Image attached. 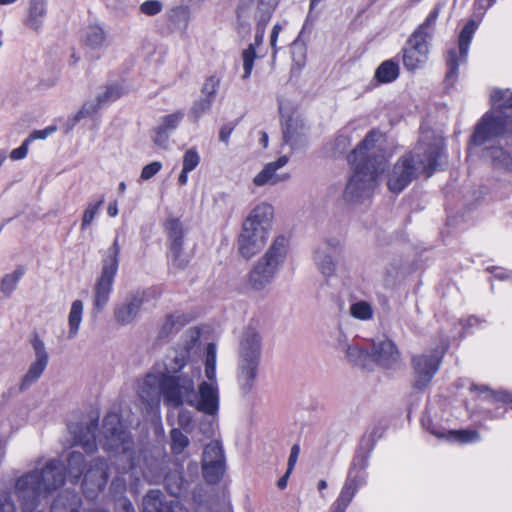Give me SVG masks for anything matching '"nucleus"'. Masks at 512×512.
I'll return each mask as SVG.
<instances>
[{
  "instance_id": "nucleus-1",
  "label": "nucleus",
  "mask_w": 512,
  "mask_h": 512,
  "mask_svg": "<svg viewBox=\"0 0 512 512\" xmlns=\"http://www.w3.org/2000/svg\"><path fill=\"white\" fill-rule=\"evenodd\" d=\"M383 138L379 130L372 129L348 155L353 173L344 190L347 202H359L371 195L377 179L386 169L387 159L384 150L378 146Z\"/></svg>"
},
{
  "instance_id": "nucleus-2",
  "label": "nucleus",
  "mask_w": 512,
  "mask_h": 512,
  "mask_svg": "<svg viewBox=\"0 0 512 512\" xmlns=\"http://www.w3.org/2000/svg\"><path fill=\"white\" fill-rule=\"evenodd\" d=\"M65 483V468L59 459H51L42 468L32 469L18 478L13 493L21 512H42L39 507Z\"/></svg>"
},
{
  "instance_id": "nucleus-3",
  "label": "nucleus",
  "mask_w": 512,
  "mask_h": 512,
  "mask_svg": "<svg viewBox=\"0 0 512 512\" xmlns=\"http://www.w3.org/2000/svg\"><path fill=\"white\" fill-rule=\"evenodd\" d=\"M195 382L188 374L148 373L138 387L140 399L149 407L165 405L181 408L191 403Z\"/></svg>"
},
{
  "instance_id": "nucleus-4",
  "label": "nucleus",
  "mask_w": 512,
  "mask_h": 512,
  "mask_svg": "<svg viewBox=\"0 0 512 512\" xmlns=\"http://www.w3.org/2000/svg\"><path fill=\"white\" fill-rule=\"evenodd\" d=\"M443 149L440 142H420L413 152L402 156L388 174V189L398 194L402 192L420 173L430 177L438 166Z\"/></svg>"
},
{
  "instance_id": "nucleus-5",
  "label": "nucleus",
  "mask_w": 512,
  "mask_h": 512,
  "mask_svg": "<svg viewBox=\"0 0 512 512\" xmlns=\"http://www.w3.org/2000/svg\"><path fill=\"white\" fill-rule=\"evenodd\" d=\"M274 208L262 202L256 205L244 219L237 238L238 253L249 260L266 245L272 229Z\"/></svg>"
},
{
  "instance_id": "nucleus-6",
  "label": "nucleus",
  "mask_w": 512,
  "mask_h": 512,
  "mask_svg": "<svg viewBox=\"0 0 512 512\" xmlns=\"http://www.w3.org/2000/svg\"><path fill=\"white\" fill-rule=\"evenodd\" d=\"M498 101H503L499 110L485 113L477 123L470 142L482 146L506 133L512 134V92L497 91Z\"/></svg>"
},
{
  "instance_id": "nucleus-7",
  "label": "nucleus",
  "mask_w": 512,
  "mask_h": 512,
  "mask_svg": "<svg viewBox=\"0 0 512 512\" xmlns=\"http://www.w3.org/2000/svg\"><path fill=\"white\" fill-rule=\"evenodd\" d=\"M261 356V338L256 328L246 327L239 340L237 381L241 391L247 394L253 387Z\"/></svg>"
},
{
  "instance_id": "nucleus-8",
  "label": "nucleus",
  "mask_w": 512,
  "mask_h": 512,
  "mask_svg": "<svg viewBox=\"0 0 512 512\" xmlns=\"http://www.w3.org/2000/svg\"><path fill=\"white\" fill-rule=\"evenodd\" d=\"M287 252L288 238L284 235L275 237L248 273L249 287L254 291H261L270 285L284 264Z\"/></svg>"
},
{
  "instance_id": "nucleus-9",
  "label": "nucleus",
  "mask_w": 512,
  "mask_h": 512,
  "mask_svg": "<svg viewBox=\"0 0 512 512\" xmlns=\"http://www.w3.org/2000/svg\"><path fill=\"white\" fill-rule=\"evenodd\" d=\"M439 11L434 8L407 39L402 48V63L406 70L421 69L429 58V41L433 37Z\"/></svg>"
},
{
  "instance_id": "nucleus-10",
  "label": "nucleus",
  "mask_w": 512,
  "mask_h": 512,
  "mask_svg": "<svg viewBox=\"0 0 512 512\" xmlns=\"http://www.w3.org/2000/svg\"><path fill=\"white\" fill-rule=\"evenodd\" d=\"M99 443L107 453L113 456H125L129 462V469L135 468L134 441L123 427L118 413L109 412L104 417Z\"/></svg>"
},
{
  "instance_id": "nucleus-11",
  "label": "nucleus",
  "mask_w": 512,
  "mask_h": 512,
  "mask_svg": "<svg viewBox=\"0 0 512 512\" xmlns=\"http://www.w3.org/2000/svg\"><path fill=\"white\" fill-rule=\"evenodd\" d=\"M120 250L118 237H116L102 259L101 273L97 277L93 289V308L97 313L102 312L110 300L114 279L119 268Z\"/></svg>"
},
{
  "instance_id": "nucleus-12",
  "label": "nucleus",
  "mask_w": 512,
  "mask_h": 512,
  "mask_svg": "<svg viewBox=\"0 0 512 512\" xmlns=\"http://www.w3.org/2000/svg\"><path fill=\"white\" fill-rule=\"evenodd\" d=\"M445 352L446 347H436L431 351H426L412 357V387L415 390L423 391L431 384L432 379L439 370Z\"/></svg>"
},
{
  "instance_id": "nucleus-13",
  "label": "nucleus",
  "mask_w": 512,
  "mask_h": 512,
  "mask_svg": "<svg viewBox=\"0 0 512 512\" xmlns=\"http://www.w3.org/2000/svg\"><path fill=\"white\" fill-rule=\"evenodd\" d=\"M343 253V241L335 236L327 237L315 247L313 261L318 271L329 278L335 275Z\"/></svg>"
},
{
  "instance_id": "nucleus-14",
  "label": "nucleus",
  "mask_w": 512,
  "mask_h": 512,
  "mask_svg": "<svg viewBox=\"0 0 512 512\" xmlns=\"http://www.w3.org/2000/svg\"><path fill=\"white\" fill-rule=\"evenodd\" d=\"M279 0H238L235 13L238 28H248L255 23H269Z\"/></svg>"
},
{
  "instance_id": "nucleus-15",
  "label": "nucleus",
  "mask_w": 512,
  "mask_h": 512,
  "mask_svg": "<svg viewBox=\"0 0 512 512\" xmlns=\"http://www.w3.org/2000/svg\"><path fill=\"white\" fill-rule=\"evenodd\" d=\"M476 28L477 24L474 20L468 21L459 35V49L451 48L447 52L446 64L448 71L445 81L450 85H453L457 79L459 65L467 60L470 43Z\"/></svg>"
},
{
  "instance_id": "nucleus-16",
  "label": "nucleus",
  "mask_w": 512,
  "mask_h": 512,
  "mask_svg": "<svg viewBox=\"0 0 512 512\" xmlns=\"http://www.w3.org/2000/svg\"><path fill=\"white\" fill-rule=\"evenodd\" d=\"M220 395L217 380L202 381L197 390H193V398L189 406L206 416L215 417L219 411Z\"/></svg>"
},
{
  "instance_id": "nucleus-17",
  "label": "nucleus",
  "mask_w": 512,
  "mask_h": 512,
  "mask_svg": "<svg viewBox=\"0 0 512 512\" xmlns=\"http://www.w3.org/2000/svg\"><path fill=\"white\" fill-rule=\"evenodd\" d=\"M164 230L168 237L169 257L172 265L184 269L189 260L183 254L184 237L186 231L179 218L169 217L164 223Z\"/></svg>"
},
{
  "instance_id": "nucleus-18",
  "label": "nucleus",
  "mask_w": 512,
  "mask_h": 512,
  "mask_svg": "<svg viewBox=\"0 0 512 512\" xmlns=\"http://www.w3.org/2000/svg\"><path fill=\"white\" fill-rule=\"evenodd\" d=\"M108 462L100 457L93 459L83 475L82 488L88 499H95L108 482Z\"/></svg>"
},
{
  "instance_id": "nucleus-19",
  "label": "nucleus",
  "mask_w": 512,
  "mask_h": 512,
  "mask_svg": "<svg viewBox=\"0 0 512 512\" xmlns=\"http://www.w3.org/2000/svg\"><path fill=\"white\" fill-rule=\"evenodd\" d=\"M189 336V342L178 349H171L165 357L164 369L159 373H167L170 375H178V373L185 367L190 357V349L198 342L201 331L199 328H191L186 332Z\"/></svg>"
},
{
  "instance_id": "nucleus-20",
  "label": "nucleus",
  "mask_w": 512,
  "mask_h": 512,
  "mask_svg": "<svg viewBox=\"0 0 512 512\" xmlns=\"http://www.w3.org/2000/svg\"><path fill=\"white\" fill-rule=\"evenodd\" d=\"M146 292L136 290L128 293L122 302L113 309L114 320L121 326H127L135 321L145 302Z\"/></svg>"
},
{
  "instance_id": "nucleus-21",
  "label": "nucleus",
  "mask_w": 512,
  "mask_h": 512,
  "mask_svg": "<svg viewBox=\"0 0 512 512\" xmlns=\"http://www.w3.org/2000/svg\"><path fill=\"white\" fill-rule=\"evenodd\" d=\"M32 346L35 353V360L32 362L28 371L22 378L20 384V390L22 391L27 389L41 377L49 361L45 344L37 335H35L32 340Z\"/></svg>"
},
{
  "instance_id": "nucleus-22",
  "label": "nucleus",
  "mask_w": 512,
  "mask_h": 512,
  "mask_svg": "<svg viewBox=\"0 0 512 512\" xmlns=\"http://www.w3.org/2000/svg\"><path fill=\"white\" fill-rule=\"evenodd\" d=\"M289 161L287 155L280 156L277 160L265 164L263 169L253 178V184L257 187L275 186L286 182L291 175L288 172H279Z\"/></svg>"
},
{
  "instance_id": "nucleus-23",
  "label": "nucleus",
  "mask_w": 512,
  "mask_h": 512,
  "mask_svg": "<svg viewBox=\"0 0 512 512\" xmlns=\"http://www.w3.org/2000/svg\"><path fill=\"white\" fill-rule=\"evenodd\" d=\"M120 89L117 85H109L98 92L96 97L84 102L81 109L75 114L74 122L95 114L100 109L108 106L120 97Z\"/></svg>"
},
{
  "instance_id": "nucleus-24",
  "label": "nucleus",
  "mask_w": 512,
  "mask_h": 512,
  "mask_svg": "<svg viewBox=\"0 0 512 512\" xmlns=\"http://www.w3.org/2000/svg\"><path fill=\"white\" fill-rule=\"evenodd\" d=\"M370 352L373 367L378 365L385 369H395L400 363V354L390 339L374 341Z\"/></svg>"
},
{
  "instance_id": "nucleus-25",
  "label": "nucleus",
  "mask_w": 512,
  "mask_h": 512,
  "mask_svg": "<svg viewBox=\"0 0 512 512\" xmlns=\"http://www.w3.org/2000/svg\"><path fill=\"white\" fill-rule=\"evenodd\" d=\"M98 429V417L91 419L87 424H73L69 426L73 436V445L81 446L87 454L97 451L96 431Z\"/></svg>"
},
{
  "instance_id": "nucleus-26",
  "label": "nucleus",
  "mask_w": 512,
  "mask_h": 512,
  "mask_svg": "<svg viewBox=\"0 0 512 512\" xmlns=\"http://www.w3.org/2000/svg\"><path fill=\"white\" fill-rule=\"evenodd\" d=\"M307 128L303 120L298 117H288L283 126V140L292 150H297L306 145Z\"/></svg>"
},
{
  "instance_id": "nucleus-27",
  "label": "nucleus",
  "mask_w": 512,
  "mask_h": 512,
  "mask_svg": "<svg viewBox=\"0 0 512 512\" xmlns=\"http://www.w3.org/2000/svg\"><path fill=\"white\" fill-rule=\"evenodd\" d=\"M48 14V0H28L27 14L23 24L36 33H40Z\"/></svg>"
},
{
  "instance_id": "nucleus-28",
  "label": "nucleus",
  "mask_w": 512,
  "mask_h": 512,
  "mask_svg": "<svg viewBox=\"0 0 512 512\" xmlns=\"http://www.w3.org/2000/svg\"><path fill=\"white\" fill-rule=\"evenodd\" d=\"M268 23H256V31L254 36V42L250 43L246 49L242 52L243 60V79H248L252 73L254 67V61L257 58L256 47L262 45L265 36V30Z\"/></svg>"
},
{
  "instance_id": "nucleus-29",
  "label": "nucleus",
  "mask_w": 512,
  "mask_h": 512,
  "mask_svg": "<svg viewBox=\"0 0 512 512\" xmlns=\"http://www.w3.org/2000/svg\"><path fill=\"white\" fill-rule=\"evenodd\" d=\"M82 42L90 50L104 49L109 46L108 33L100 24H90L83 30Z\"/></svg>"
},
{
  "instance_id": "nucleus-30",
  "label": "nucleus",
  "mask_w": 512,
  "mask_h": 512,
  "mask_svg": "<svg viewBox=\"0 0 512 512\" xmlns=\"http://www.w3.org/2000/svg\"><path fill=\"white\" fill-rule=\"evenodd\" d=\"M343 354L351 365L365 370H373V359L368 349L353 342Z\"/></svg>"
},
{
  "instance_id": "nucleus-31",
  "label": "nucleus",
  "mask_w": 512,
  "mask_h": 512,
  "mask_svg": "<svg viewBox=\"0 0 512 512\" xmlns=\"http://www.w3.org/2000/svg\"><path fill=\"white\" fill-rule=\"evenodd\" d=\"M367 466H368V459L366 456L357 455L354 457L346 480H352L351 487H355L356 491L358 490V488H360L361 486H363L365 484V481H366L365 469Z\"/></svg>"
},
{
  "instance_id": "nucleus-32",
  "label": "nucleus",
  "mask_w": 512,
  "mask_h": 512,
  "mask_svg": "<svg viewBox=\"0 0 512 512\" xmlns=\"http://www.w3.org/2000/svg\"><path fill=\"white\" fill-rule=\"evenodd\" d=\"M226 470V459L222 458L216 461L206 460V464H202V473L205 481L209 484L218 483L224 476Z\"/></svg>"
},
{
  "instance_id": "nucleus-33",
  "label": "nucleus",
  "mask_w": 512,
  "mask_h": 512,
  "mask_svg": "<svg viewBox=\"0 0 512 512\" xmlns=\"http://www.w3.org/2000/svg\"><path fill=\"white\" fill-rule=\"evenodd\" d=\"M164 495L159 489H152L143 497V512H167L169 504L163 501Z\"/></svg>"
},
{
  "instance_id": "nucleus-34",
  "label": "nucleus",
  "mask_w": 512,
  "mask_h": 512,
  "mask_svg": "<svg viewBox=\"0 0 512 512\" xmlns=\"http://www.w3.org/2000/svg\"><path fill=\"white\" fill-rule=\"evenodd\" d=\"M399 76L398 63L393 59L383 61L375 71V79L379 83H391Z\"/></svg>"
},
{
  "instance_id": "nucleus-35",
  "label": "nucleus",
  "mask_w": 512,
  "mask_h": 512,
  "mask_svg": "<svg viewBox=\"0 0 512 512\" xmlns=\"http://www.w3.org/2000/svg\"><path fill=\"white\" fill-rule=\"evenodd\" d=\"M83 309L84 305L81 300L72 302L68 315V339H74L77 336L82 322Z\"/></svg>"
},
{
  "instance_id": "nucleus-36",
  "label": "nucleus",
  "mask_w": 512,
  "mask_h": 512,
  "mask_svg": "<svg viewBox=\"0 0 512 512\" xmlns=\"http://www.w3.org/2000/svg\"><path fill=\"white\" fill-rule=\"evenodd\" d=\"M492 165L500 170L512 171V156L501 147H492L486 151Z\"/></svg>"
},
{
  "instance_id": "nucleus-37",
  "label": "nucleus",
  "mask_w": 512,
  "mask_h": 512,
  "mask_svg": "<svg viewBox=\"0 0 512 512\" xmlns=\"http://www.w3.org/2000/svg\"><path fill=\"white\" fill-rule=\"evenodd\" d=\"M85 459L82 453L72 451L67 459L68 475L73 483H77L84 471Z\"/></svg>"
},
{
  "instance_id": "nucleus-38",
  "label": "nucleus",
  "mask_w": 512,
  "mask_h": 512,
  "mask_svg": "<svg viewBox=\"0 0 512 512\" xmlns=\"http://www.w3.org/2000/svg\"><path fill=\"white\" fill-rule=\"evenodd\" d=\"M164 486L170 495L178 497L185 488L186 481L183 479L181 472L175 470L166 474Z\"/></svg>"
},
{
  "instance_id": "nucleus-39",
  "label": "nucleus",
  "mask_w": 512,
  "mask_h": 512,
  "mask_svg": "<svg viewBox=\"0 0 512 512\" xmlns=\"http://www.w3.org/2000/svg\"><path fill=\"white\" fill-rule=\"evenodd\" d=\"M186 321L187 320L184 315L168 316L159 331V337H169L170 335L178 332L186 324Z\"/></svg>"
},
{
  "instance_id": "nucleus-40",
  "label": "nucleus",
  "mask_w": 512,
  "mask_h": 512,
  "mask_svg": "<svg viewBox=\"0 0 512 512\" xmlns=\"http://www.w3.org/2000/svg\"><path fill=\"white\" fill-rule=\"evenodd\" d=\"M24 273V268L19 267L12 273L6 274L1 281V292L7 297L10 296L11 293L16 289L18 282L20 281Z\"/></svg>"
},
{
  "instance_id": "nucleus-41",
  "label": "nucleus",
  "mask_w": 512,
  "mask_h": 512,
  "mask_svg": "<svg viewBox=\"0 0 512 512\" xmlns=\"http://www.w3.org/2000/svg\"><path fill=\"white\" fill-rule=\"evenodd\" d=\"M213 102L214 101L211 100V98H206L203 96L200 99L196 100L189 110V120L193 123H197L202 115L210 111Z\"/></svg>"
},
{
  "instance_id": "nucleus-42",
  "label": "nucleus",
  "mask_w": 512,
  "mask_h": 512,
  "mask_svg": "<svg viewBox=\"0 0 512 512\" xmlns=\"http://www.w3.org/2000/svg\"><path fill=\"white\" fill-rule=\"evenodd\" d=\"M216 345L215 343H208L205 351V376L207 380L213 381L216 379Z\"/></svg>"
},
{
  "instance_id": "nucleus-43",
  "label": "nucleus",
  "mask_w": 512,
  "mask_h": 512,
  "mask_svg": "<svg viewBox=\"0 0 512 512\" xmlns=\"http://www.w3.org/2000/svg\"><path fill=\"white\" fill-rule=\"evenodd\" d=\"M105 202L104 196H100L98 200L91 201L87 204L86 209L84 210L81 222V230H85L88 226H90L95 219V216L99 212L100 208Z\"/></svg>"
},
{
  "instance_id": "nucleus-44",
  "label": "nucleus",
  "mask_w": 512,
  "mask_h": 512,
  "mask_svg": "<svg viewBox=\"0 0 512 512\" xmlns=\"http://www.w3.org/2000/svg\"><path fill=\"white\" fill-rule=\"evenodd\" d=\"M189 445V439L179 428L170 431V447L173 454H181Z\"/></svg>"
},
{
  "instance_id": "nucleus-45",
  "label": "nucleus",
  "mask_w": 512,
  "mask_h": 512,
  "mask_svg": "<svg viewBox=\"0 0 512 512\" xmlns=\"http://www.w3.org/2000/svg\"><path fill=\"white\" fill-rule=\"evenodd\" d=\"M222 458H225V454L221 443L219 441H211L204 448L202 464H206V460L214 462L218 459L221 460Z\"/></svg>"
},
{
  "instance_id": "nucleus-46",
  "label": "nucleus",
  "mask_w": 512,
  "mask_h": 512,
  "mask_svg": "<svg viewBox=\"0 0 512 512\" xmlns=\"http://www.w3.org/2000/svg\"><path fill=\"white\" fill-rule=\"evenodd\" d=\"M350 314L359 320H369L373 316L372 306L366 301H358L350 306Z\"/></svg>"
},
{
  "instance_id": "nucleus-47",
  "label": "nucleus",
  "mask_w": 512,
  "mask_h": 512,
  "mask_svg": "<svg viewBox=\"0 0 512 512\" xmlns=\"http://www.w3.org/2000/svg\"><path fill=\"white\" fill-rule=\"evenodd\" d=\"M221 84V78L216 75H211L204 81L201 93L203 97L211 98V100H215L217 91Z\"/></svg>"
},
{
  "instance_id": "nucleus-48",
  "label": "nucleus",
  "mask_w": 512,
  "mask_h": 512,
  "mask_svg": "<svg viewBox=\"0 0 512 512\" xmlns=\"http://www.w3.org/2000/svg\"><path fill=\"white\" fill-rule=\"evenodd\" d=\"M184 116V111H176L174 113L165 115L162 117L160 126L168 132L172 133L178 128L179 124L184 119Z\"/></svg>"
},
{
  "instance_id": "nucleus-49",
  "label": "nucleus",
  "mask_w": 512,
  "mask_h": 512,
  "mask_svg": "<svg viewBox=\"0 0 512 512\" xmlns=\"http://www.w3.org/2000/svg\"><path fill=\"white\" fill-rule=\"evenodd\" d=\"M447 439L461 443H470L480 440V434L474 430L449 431Z\"/></svg>"
},
{
  "instance_id": "nucleus-50",
  "label": "nucleus",
  "mask_w": 512,
  "mask_h": 512,
  "mask_svg": "<svg viewBox=\"0 0 512 512\" xmlns=\"http://www.w3.org/2000/svg\"><path fill=\"white\" fill-rule=\"evenodd\" d=\"M478 389L481 393L488 392L489 397L495 401H500L506 404H510L512 407V393L505 391V390H499V391H492L487 386H479L475 387Z\"/></svg>"
},
{
  "instance_id": "nucleus-51",
  "label": "nucleus",
  "mask_w": 512,
  "mask_h": 512,
  "mask_svg": "<svg viewBox=\"0 0 512 512\" xmlns=\"http://www.w3.org/2000/svg\"><path fill=\"white\" fill-rule=\"evenodd\" d=\"M200 163V156L196 149H188L183 155V169L193 171Z\"/></svg>"
},
{
  "instance_id": "nucleus-52",
  "label": "nucleus",
  "mask_w": 512,
  "mask_h": 512,
  "mask_svg": "<svg viewBox=\"0 0 512 512\" xmlns=\"http://www.w3.org/2000/svg\"><path fill=\"white\" fill-rule=\"evenodd\" d=\"M110 494L114 497L115 501L119 498H126V480L122 476L115 477L110 485Z\"/></svg>"
},
{
  "instance_id": "nucleus-53",
  "label": "nucleus",
  "mask_w": 512,
  "mask_h": 512,
  "mask_svg": "<svg viewBox=\"0 0 512 512\" xmlns=\"http://www.w3.org/2000/svg\"><path fill=\"white\" fill-rule=\"evenodd\" d=\"M163 4L158 0H147L140 5V11L148 16H154L162 11Z\"/></svg>"
},
{
  "instance_id": "nucleus-54",
  "label": "nucleus",
  "mask_w": 512,
  "mask_h": 512,
  "mask_svg": "<svg viewBox=\"0 0 512 512\" xmlns=\"http://www.w3.org/2000/svg\"><path fill=\"white\" fill-rule=\"evenodd\" d=\"M352 343L341 329L337 331L332 341L333 347L340 353H344Z\"/></svg>"
},
{
  "instance_id": "nucleus-55",
  "label": "nucleus",
  "mask_w": 512,
  "mask_h": 512,
  "mask_svg": "<svg viewBox=\"0 0 512 512\" xmlns=\"http://www.w3.org/2000/svg\"><path fill=\"white\" fill-rule=\"evenodd\" d=\"M0 512H17L15 501L6 491H0Z\"/></svg>"
},
{
  "instance_id": "nucleus-56",
  "label": "nucleus",
  "mask_w": 512,
  "mask_h": 512,
  "mask_svg": "<svg viewBox=\"0 0 512 512\" xmlns=\"http://www.w3.org/2000/svg\"><path fill=\"white\" fill-rule=\"evenodd\" d=\"M178 424L185 432H190L193 425L192 413L189 410L181 409L178 414Z\"/></svg>"
},
{
  "instance_id": "nucleus-57",
  "label": "nucleus",
  "mask_w": 512,
  "mask_h": 512,
  "mask_svg": "<svg viewBox=\"0 0 512 512\" xmlns=\"http://www.w3.org/2000/svg\"><path fill=\"white\" fill-rule=\"evenodd\" d=\"M162 168V163L159 161L151 162L145 165L142 169L140 178L142 180H149L156 175Z\"/></svg>"
},
{
  "instance_id": "nucleus-58",
  "label": "nucleus",
  "mask_w": 512,
  "mask_h": 512,
  "mask_svg": "<svg viewBox=\"0 0 512 512\" xmlns=\"http://www.w3.org/2000/svg\"><path fill=\"white\" fill-rule=\"evenodd\" d=\"M154 133L155 134L153 136V142L157 146L165 148L167 146L169 136L171 133L168 132L167 130L163 129L160 125H158L154 129Z\"/></svg>"
},
{
  "instance_id": "nucleus-59",
  "label": "nucleus",
  "mask_w": 512,
  "mask_h": 512,
  "mask_svg": "<svg viewBox=\"0 0 512 512\" xmlns=\"http://www.w3.org/2000/svg\"><path fill=\"white\" fill-rule=\"evenodd\" d=\"M351 481L352 480H346L345 481V484H344V486H343V488H342V490H341V492H340V494H339V496L337 498V499L342 500L343 502H345L347 504H349L352 501L355 493L357 492L355 490V487H351Z\"/></svg>"
},
{
  "instance_id": "nucleus-60",
  "label": "nucleus",
  "mask_w": 512,
  "mask_h": 512,
  "mask_svg": "<svg viewBox=\"0 0 512 512\" xmlns=\"http://www.w3.org/2000/svg\"><path fill=\"white\" fill-rule=\"evenodd\" d=\"M55 131V126H48L42 130L33 131L26 139L29 141V143L33 142L34 140H44Z\"/></svg>"
},
{
  "instance_id": "nucleus-61",
  "label": "nucleus",
  "mask_w": 512,
  "mask_h": 512,
  "mask_svg": "<svg viewBox=\"0 0 512 512\" xmlns=\"http://www.w3.org/2000/svg\"><path fill=\"white\" fill-rule=\"evenodd\" d=\"M29 145H30L29 141L27 139H25L20 147L13 149L11 151L10 158L12 160L24 159L27 156Z\"/></svg>"
},
{
  "instance_id": "nucleus-62",
  "label": "nucleus",
  "mask_w": 512,
  "mask_h": 512,
  "mask_svg": "<svg viewBox=\"0 0 512 512\" xmlns=\"http://www.w3.org/2000/svg\"><path fill=\"white\" fill-rule=\"evenodd\" d=\"M115 512H135V509L128 498H119L115 502Z\"/></svg>"
},
{
  "instance_id": "nucleus-63",
  "label": "nucleus",
  "mask_w": 512,
  "mask_h": 512,
  "mask_svg": "<svg viewBox=\"0 0 512 512\" xmlns=\"http://www.w3.org/2000/svg\"><path fill=\"white\" fill-rule=\"evenodd\" d=\"M299 453H300V446L298 444H294L291 448L290 455L288 458V463H287L288 473H292V471L295 467V464L298 460Z\"/></svg>"
},
{
  "instance_id": "nucleus-64",
  "label": "nucleus",
  "mask_w": 512,
  "mask_h": 512,
  "mask_svg": "<svg viewBox=\"0 0 512 512\" xmlns=\"http://www.w3.org/2000/svg\"><path fill=\"white\" fill-rule=\"evenodd\" d=\"M281 30H282V25L279 23H276L273 26L272 31H271L270 46L273 50V57H275L276 53H277V40H278V36H279V33L281 32Z\"/></svg>"
}]
</instances>
